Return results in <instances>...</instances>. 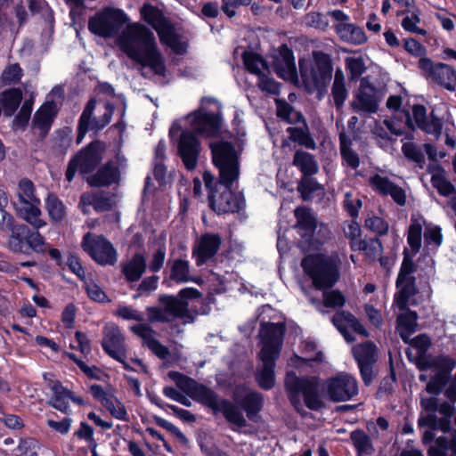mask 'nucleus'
Listing matches in <instances>:
<instances>
[{"instance_id": "7c9ffc66", "label": "nucleus", "mask_w": 456, "mask_h": 456, "mask_svg": "<svg viewBox=\"0 0 456 456\" xmlns=\"http://www.w3.org/2000/svg\"><path fill=\"white\" fill-rule=\"evenodd\" d=\"M20 205V207H16L17 213L33 228L38 230L46 224L45 221L41 217L42 211L39 208L40 203L29 202Z\"/></svg>"}, {"instance_id": "2f4dec72", "label": "nucleus", "mask_w": 456, "mask_h": 456, "mask_svg": "<svg viewBox=\"0 0 456 456\" xmlns=\"http://www.w3.org/2000/svg\"><path fill=\"white\" fill-rule=\"evenodd\" d=\"M49 388L53 394L50 404L56 410L66 412L69 409L71 392L65 389L59 381H51Z\"/></svg>"}, {"instance_id": "774afa93", "label": "nucleus", "mask_w": 456, "mask_h": 456, "mask_svg": "<svg viewBox=\"0 0 456 456\" xmlns=\"http://www.w3.org/2000/svg\"><path fill=\"white\" fill-rule=\"evenodd\" d=\"M37 442L34 439H21L17 446L20 456H37Z\"/></svg>"}, {"instance_id": "4468645a", "label": "nucleus", "mask_w": 456, "mask_h": 456, "mask_svg": "<svg viewBox=\"0 0 456 456\" xmlns=\"http://www.w3.org/2000/svg\"><path fill=\"white\" fill-rule=\"evenodd\" d=\"M336 22L335 31L338 37L346 43L361 45L368 41V37L364 30L354 23L350 22V17L341 10H333L328 12Z\"/></svg>"}, {"instance_id": "473e14b6", "label": "nucleus", "mask_w": 456, "mask_h": 456, "mask_svg": "<svg viewBox=\"0 0 456 456\" xmlns=\"http://www.w3.org/2000/svg\"><path fill=\"white\" fill-rule=\"evenodd\" d=\"M417 317L416 313L407 311L397 318L396 330L400 334V337L406 343L409 342L411 335L416 331Z\"/></svg>"}, {"instance_id": "69168bd1", "label": "nucleus", "mask_w": 456, "mask_h": 456, "mask_svg": "<svg viewBox=\"0 0 456 456\" xmlns=\"http://www.w3.org/2000/svg\"><path fill=\"white\" fill-rule=\"evenodd\" d=\"M86 290L87 296L94 301L103 303L106 301H110L107 295L103 291V289L94 281H89L86 282Z\"/></svg>"}, {"instance_id": "bb28decb", "label": "nucleus", "mask_w": 456, "mask_h": 456, "mask_svg": "<svg viewBox=\"0 0 456 456\" xmlns=\"http://www.w3.org/2000/svg\"><path fill=\"white\" fill-rule=\"evenodd\" d=\"M302 354H304L302 357L297 354L290 357L288 362L289 366L298 370H305V366L309 365L310 362H322L324 360L323 354L317 349V346L312 341L306 340L303 342Z\"/></svg>"}, {"instance_id": "a878e982", "label": "nucleus", "mask_w": 456, "mask_h": 456, "mask_svg": "<svg viewBox=\"0 0 456 456\" xmlns=\"http://www.w3.org/2000/svg\"><path fill=\"white\" fill-rule=\"evenodd\" d=\"M221 244V239L216 234L202 235L193 249V256L198 265H201L215 256Z\"/></svg>"}, {"instance_id": "c756f323", "label": "nucleus", "mask_w": 456, "mask_h": 456, "mask_svg": "<svg viewBox=\"0 0 456 456\" xmlns=\"http://www.w3.org/2000/svg\"><path fill=\"white\" fill-rule=\"evenodd\" d=\"M234 401L244 408L248 418H251L261 408L260 395L244 387L236 389Z\"/></svg>"}, {"instance_id": "338daca9", "label": "nucleus", "mask_w": 456, "mask_h": 456, "mask_svg": "<svg viewBox=\"0 0 456 456\" xmlns=\"http://www.w3.org/2000/svg\"><path fill=\"white\" fill-rule=\"evenodd\" d=\"M70 347L81 352L86 357L91 352L90 340L87 336L80 331L75 334V339L71 342Z\"/></svg>"}, {"instance_id": "37998d69", "label": "nucleus", "mask_w": 456, "mask_h": 456, "mask_svg": "<svg viewBox=\"0 0 456 456\" xmlns=\"http://www.w3.org/2000/svg\"><path fill=\"white\" fill-rule=\"evenodd\" d=\"M45 208L48 216L53 222L61 221L66 216V208L63 202L54 194H49L45 200Z\"/></svg>"}, {"instance_id": "f257e3e1", "label": "nucleus", "mask_w": 456, "mask_h": 456, "mask_svg": "<svg viewBox=\"0 0 456 456\" xmlns=\"http://www.w3.org/2000/svg\"><path fill=\"white\" fill-rule=\"evenodd\" d=\"M213 162L219 169L220 183L224 186V191L216 195L212 191L211 184L214 176L209 172H204L205 186L209 189L211 208L217 213H233L239 211L244 204L240 196L235 195L230 189L231 183L239 177L238 155L231 143L217 142L210 145Z\"/></svg>"}, {"instance_id": "de8ad7c7", "label": "nucleus", "mask_w": 456, "mask_h": 456, "mask_svg": "<svg viewBox=\"0 0 456 456\" xmlns=\"http://www.w3.org/2000/svg\"><path fill=\"white\" fill-rule=\"evenodd\" d=\"M7 204L8 197L6 193L0 191V215L2 220L1 228L10 231V235H13L16 228H19L20 224H15L13 216L4 210V208L7 206Z\"/></svg>"}, {"instance_id": "ddd939ff", "label": "nucleus", "mask_w": 456, "mask_h": 456, "mask_svg": "<svg viewBox=\"0 0 456 456\" xmlns=\"http://www.w3.org/2000/svg\"><path fill=\"white\" fill-rule=\"evenodd\" d=\"M323 389L327 398L332 402H346L358 394L356 379L346 372L326 379Z\"/></svg>"}, {"instance_id": "412c9836", "label": "nucleus", "mask_w": 456, "mask_h": 456, "mask_svg": "<svg viewBox=\"0 0 456 456\" xmlns=\"http://www.w3.org/2000/svg\"><path fill=\"white\" fill-rule=\"evenodd\" d=\"M333 324L347 342L354 341L352 332L368 337V332L359 321L348 312H338L332 318Z\"/></svg>"}, {"instance_id": "6ab92c4d", "label": "nucleus", "mask_w": 456, "mask_h": 456, "mask_svg": "<svg viewBox=\"0 0 456 456\" xmlns=\"http://www.w3.org/2000/svg\"><path fill=\"white\" fill-rule=\"evenodd\" d=\"M273 65L277 75L292 81L297 77V69L292 51L286 45H281L273 55Z\"/></svg>"}, {"instance_id": "79ce46f5", "label": "nucleus", "mask_w": 456, "mask_h": 456, "mask_svg": "<svg viewBox=\"0 0 456 456\" xmlns=\"http://www.w3.org/2000/svg\"><path fill=\"white\" fill-rule=\"evenodd\" d=\"M146 268L143 256L137 254L129 261L123 269L128 281H134L141 278Z\"/></svg>"}, {"instance_id": "393cba45", "label": "nucleus", "mask_w": 456, "mask_h": 456, "mask_svg": "<svg viewBox=\"0 0 456 456\" xmlns=\"http://www.w3.org/2000/svg\"><path fill=\"white\" fill-rule=\"evenodd\" d=\"M295 216L297 217L296 228L302 237L300 246L306 250V244H310L312 235L316 228V220L311 211L305 207L297 208L295 210Z\"/></svg>"}, {"instance_id": "e2e57ef3", "label": "nucleus", "mask_w": 456, "mask_h": 456, "mask_svg": "<svg viewBox=\"0 0 456 456\" xmlns=\"http://www.w3.org/2000/svg\"><path fill=\"white\" fill-rule=\"evenodd\" d=\"M277 115L289 123L297 122L302 119V115L295 110L285 102H277Z\"/></svg>"}, {"instance_id": "680f3d73", "label": "nucleus", "mask_w": 456, "mask_h": 456, "mask_svg": "<svg viewBox=\"0 0 456 456\" xmlns=\"http://www.w3.org/2000/svg\"><path fill=\"white\" fill-rule=\"evenodd\" d=\"M346 304L345 296L338 290H329L323 293V305L326 307H342Z\"/></svg>"}, {"instance_id": "5701e85b", "label": "nucleus", "mask_w": 456, "mask_h": 456, "mask_svg": "<svg viewBox=\"0 0 456 456\" xmlns=\"http://www.w3.org/2000/svg\"><path fill=\"white\" fill-rule=\"evenodd\" d=\"M370 185L382 195H389L400 206L406 203L404 190L391 182L387 177L376 174L370 177Z\"/></svg>"}, {"instance_id": "f8f14e48", "label": "nucleus", "mask_w": 456, "mask_h": 456, "mask_svg": "<svg viewBox=\"0 0 456 456\" xmlns=\"http://www.w3.org/2000/svg\"><path fill=\"white\" fill-rule=\"evenodd\" d=\"M8 248L14 253L28 254L29 250L43 253L48 247L37 231H31L27 225L20 224L14 234L9 236Z\"/></svg>"}, {"instance_id": "09e8293b", "label": "nucleus", "mask_w": 456, "mask_h": 456, "mask_svg": "<svg viewBox=\"0 0 456 456\" xmlns=\"http://www.w3.org/2000/svg\"><path fill=\"white\" fill-rule=\"evenodd\" d=\"M169 378L177 385V387L186 393L188 395L191 396L196 387H198V383L191 378H188L179 372L171 371L168 373Z\"/></svg>"}, {"instance_id": "c03bdc74", "label": "nucleus", "mask_w": 456, "mask_h": 456, "mask_svg": "<svg viewBox=\"0 0 456 456\" xmlns=\"http://www.w3.org/2000/svg\"><path fill=\"white\" fill-rule=\"evenodd\" d=\"M353 353L358 363L374 362L377 358L376 346L370 342H365L354 346Z\"/></svg>"}, {"instance_id": "b1692460", "label": "nucleus", "mask_w": 456, "mask_h": 456, "mask_svg": "<svg viewBox=\"0 0 456 456\" xmlns=\"http://www.w3.org/2000/svg\"><path fill=\"white\" fill-rule=\"evenodd\" d=\"M421 407L429 413L425 416H420L418 424L419 427H428L424 432L423 442L428 444L432 442L435 437L434 430L436 428V412L438 407V399L436 397H422L420 400Z\"/></svg>"}, {"instance_id": "3c124183", "label": "nucleus", "mask_w": 456, "mask_h": 456, "mask_svg": "<svg viewBox=\"0 0 456 456\" xmlns=\"http://www.w3.org/2000/svg\"><path fill=\"white\" fill-rule=\"evenodd\" d=\"M288 132L289 133L290 139L297 142L299 144L304 145L307 148L314 149L315 142L310 136L305 127H289Z\"/></svg>"}, {"instance_id": "a19ab883", "label": "nucleus", "mask_w": 456, "mask_h": 456, "mask_svg": "<svg viewBox=\"0 0 456 456\" xmlns=\"http://www.w3.org/2000/svg\"><path fill=\"white\" fill-rule=\"evenodd\" d=\"M293 163L305 176L314 175L318 172L317 162L310 153L303 151L296 152Z\"/></svg>"}, {"instance_id": "423d86ee", "label": "nucleus", "mask_w": 456, "mask_h": 456, "mask_svg": "<svg viewBox=\"0 0 456 456\" xmlns=\"http://www.w3.org/2000/svg\"><path fill=\"white\" fill-rule=\"evenodd\" d=\"M424 237L423 251L427 255L434 254L443 242L441 228L427 220L419 213L412 214L407 232V243L413 255L419 252Z\"/></svg>"}, {"instance_id": "4d7b16f0", "label": "nucleus", "mask_w": 456, "mask_h": 456, "mask_svg": "<svg viewBox=\"0 0 456 456\" xmlns=\"http://www.w3.org/2000/svg\"><path fill=\"white\" fill-rule=\"evenodd\" d=\"M432 373H434V375L427 382L426 391L428 394L438 395L447 381V377L445 373L436 372L434 371V370H432Z\"/></svg>"}, {"instance_id": "0e129e2a", "label": "nucleus", "mask_w": 456, "mask_h": 456, "mask_svg": "<svg viewBox=\"0 0 456 456\" xmlns=\"http://www.w3.org/2000/svg\"><path fill=\"white\" fill-rule=\"evenodd\" d=\"M365 226L378 235L386 234L388 231V224L381 217L372 216L365 220Z\"/></svg>"}, {"instance_id": "f3484780", "label": "nucleus", "mask_w": 456, "mask_h": 456, "mask_svg": "<svg viewBox=\"0 0 456 456\" xmlns=\"http://www.w3.org/2000/svg\"><path fill=\"white\" fill-rule=\"evenodd\" d=\"M81 247L99 265L113 264L114 250L112 244L103 236L88 232L84 236Z\"/></svg>"}, {"instance_id": "0eeeda50", "label": "nucleus", "mask_w": 456, "mask_h": 456, "mask_svg": "<svg viewBox=\"0 0 456 456\" xmlns=\"http://www.w3.org/2000/svg\"><path fill=\"white\" fill-rule=\"evenodd\" d=\"M299 70L308 92L325 88L331 79V63L328 55L322 53H314L313 59L300 60Z\"/></svg>"}, {"instance_id": "a18cd8bd", "label": "nucleus", "mask_w": 456, "mask_h": 456, "mask_svg": "<svg viewBox=\"0 0 456 456\" xmlns=\"http://www.w3.org/2000/svg\"><path fill=\"white\" fill-rule=\"evenodd\" d=\"M345 65L351 80L358 79L366 70V63L362 55L346 57Z\"/></svg>"}, {"instance_id": "39448f33", "label": "nucleus", "mask_w": 456, "mask_h": 456, "mask_svg": "<svg viewBox=\"0 0 456 456\" xmlns=\"http://www.w3.org/2000/svg\"><path fill=\"white\" fill-rule=\"evenodd\" d=\"M340 260L338 256L313 254L302 261L305 274L311 279L317 289L333 287L339 279Z\"/></svg>"}, {"instance_id": "9d476101", "label": "nucleus", "mask_w": 456, "mask_h": 456, "mask_svg": "<svg viewBox=\"0 0 456 456\" xmlns=\"http://www.w3.org/2000/svg\"><path fill=\"white\" fill-rule=\"evenodd\" d=\"M159 307H149L147 316L150 322H173L181 321L185 324L191 322L187 304L175 297L162 296Z\"/></svg>"}, {"instance_id": "864d4df0", "label": "nucleus", "mask_w": 456, "mask_h": 456, "mask_svg": "<svg viewBox=\"0 0 456 456\" xmlns=\"http://www.w3.org/2000/svg\"><path fill=\"white\" fill-rule=\"evenodd\" d=\"M427 120V110L422 105H414L411 115L407 114L406 124L410 128H420Z\"/></svg>"}, {"instance_id": "20e7f679", "label": "nucleus", "mask_w": 456, "mask_h": 456, "mask_svg": "<svg viewBox=\"0 0 456 456\" xmlns=\"http://www.w3.org/2000/svg\"><path fill=\"white\" fill-rule=\"evenodd\" d=\"M123 47L127 55L142 66H148L156 73L164 72L162 58L159 53L153 33L139 23L128 25Z\"/></svg>"}, {"instance_id": "bf43d9fd", "label": "nucleus", "mask_w": 456, "mask_h": 456, "mask_svg": "<svg viewBox=\"0 0 456 456\" xmlns=\"http://www.w3.org/2000/svg\"><path fill=\"white\" fill-rule=\"evenodd\" d=\"M340 151L343 159L348 166L353 168H356L359 166L358 155L350 149L344 134H340Z\"/></svg>"}, {"instance_id": "49530a36", "label": "nucleus", "mask_w": 456, "mask_h": 456, "mask_svg": "<svg viewBox=\"0 0 456 456\" xmlns=\"http://www.w3.org/2000/svg\"><path fill=\"white\" fill-rule=\"evenodd\" d=\"M17 195L20 204L36 202L40 203V200L35 194L33 183L28 179H22L18 184Z\"/></svg>"}, {"instance_id": "e433bc0d", "label": "nucleus", "mask_w": 456, "mask_h": 456, "mask_svg": "<svg viewBox=\"0 0 456 456\" xmlns=\"http://www.w3.org/2000/svg\"><path fill=\"white\" fill-rule=\"evenodd\" d=\"M243 62L246 69L258 77L269 71L268 66L263 58L253 52H245L243 53Z\"/></svg>"}, {"instance_id": "f03ea898", "label": "nucleus", "mask_w": 456, "mask_h": 456, "mask_svg": "<svg viewBox=\"0 0 456 456\" xmlns=\"http://www.w3.org/2000/svg\"><path fill=\"white\" fill-rule=\"evenodd\" d=\"M183 122V127L179 122H175L169 129V135L175 138L181 132L178 152L184 166L191 170L197 166L200 151V142L194 133L205 136L215 135L222 127V118L219 114H209L200 108L188 115Z\"/></svg>"}, {"instance_id": "1a4fd4ad", "label": "nucleus", "mask_w": 456, "mask_h": 456, "mask_svg": "<svg viewBox=\"0 0 456 456\" xmlns=\"http://www.w3.org/2000/svg\"><path fill=\"white\" fill-rule=\"evenodd\" d=\"M285 387L296 408L301 405V395L309 409L316 411L322 407L323 403L318 394V383L315 379H300L295 373L289 372L286 376Z\"/></svg>"}, {"instance_id": "c85d7f7f", "label": "nucleus", "mask_w": 456, "mask_h": 456, "mask_svg": "<svg viewBox=\"0 0 456 456\" xmlns=\"http://www.w3.org/2000/svg\"><path fill=\"white\" fill-rule=\"evenodd\" d=\"M90 206H93L97 212L110 210L113 206L112 195L104 192L82 194L79 201L82 212L88 214Z\"/></svg>"}, {"instance_id": "7ed1b4c3", "label": "nucleus", "mask_w": 456, "mask_h": 456, "mask_svg": "<svg viewBox=\"0 0 456 456\" xmlns=\"http://www.w3.org/2000/svg\"><path fill=\"white\" fill-rule=\"evenodd\" d=\"M285 333V324L281 322H262L259 331L261 350L259 359L263 364L256 375L259 386L264 389H270L274 386V366L278 359Z\"/></svg>"}, {"instance_id": "13d9d810", "label": "nucleus", "mask_w": 456, "mask_h": 456, "mask_svg": "<svg viewBox=\"0 0 456 456\" xmlns=\"http://www.w3.org/2000/svg\"><path fill=\"white\" fill-rule=\"evenodd\" d=\"M432 373H434V375L427 382L426 391L428 394L438 395L447 381V377L445 373L436 372L434 371V370H432Z\"/></svg>"}, {"instance_id": "c9c22d12", "label": "nucleus", "mask_w": 456, "mask_h": 456, "mask_svg": "<svg viewBox=\"0 0 456 456\" xmlns=\"http://www.w3.org/2000/svg\"><path fill=\"white\" fill-rule=\"evenodd\" d=\"M217 411L222 412L224 418L234 426L238 428L246 426V419L243 417L240 409L231 402L223 400Z\"/></svg>"}, {"instance_id": "72a5a7b5", "label": "nucleus", "mask_w": 456, "mask_h": 456, "mask_svg": "<svg viewBox=\"0 0 456 456\" xmlns=\"http://www.w3.org/2000/svg\"><path fill=\"white\" fill-rule=\"evenodd\" d=\"M114 181V164L108 161L102 166L95 174L87 177V183L91 186L102 187L108 186Z\"/></svg>"}, {"instance_id": "4be33fe9", "label": "nucleus", "mask_w": 456, "mask_h": 456, "mask_svg": "<svg viewBox=\"0 0 456 456\" xmlns=\"http://www.w3.org/2000/svg\"><path fill=\"white\" fill-rule=\"evenodd\" d=\"M89 30L102 37L114 34V8L106 7L97 12L88 21Z\"/></svg>"}, {"instance_id": "ea45409f", "label": "nucleus", "mask_w": 456, "mask_h": 456, "mask_svg": "<svg viewBox=\"0 0 456 456\" xmlns=\"http://www.w3.org/2000/svg\"><path fill=\"white\" fill-rule=\"evenodd\" d=\"M21 99L22 94L19 89H10L4 91L1 94L0 98V102L4 109V114L8 117L12 116L20 105Z\"/></svg>"}, {"instance_id": "cd10ccee", "label": "nucleus", "mask_w": 456, "mask_h": 456, "mask_svg": "<svg viewBox=\"0 0 456 456\" xmlns=\"http://www.w3.org/2000/svg\"><path fill=\"white\" fill-rule=\"evenodd\" d=\"M56 114V104L47 102L36 112L33 120V129L39 136L45 137L50 130Z\"/></svg>"}, {"instance_id": "9b49d317", "label": "nucleus", "mask_w": 456, "mask_h": 456, "mask_svg": "<svg viewBox=\"0 0 456 456\" xmlns=\"http://www.w3.org/2000/svg\"><path fill=\"white\" fill-rule=\"evenodd\" d=\"M105 151V143L97 141L78 151L69 163L66 171L67 180L71 182L77 170L83 174L91 173L103 159Z\"/></svg>"}, {"instance_id": "5fc2aeb1", "label": "nucleus", "mask_w": 456, "mask_h": 456, "mask_svg": "<svg viewBox=\"0 0 456 456\" xmlns=\"http://www.w3.org/2000/svg\"><path fill=\"white\" fill-rule=\"evenodd\" d=\"M351 440L359 452V453L370 454L372 451V446L370 438L360 430H355L351 433Z\"/></svg>"}, {"instance_id": "8fccbe9b", "label": "nucleus", "mask_w": 456, "mask_h": 456, "mask_svg": "<svg viewBox=\"0 0 456 456\" xmlns=\"http://www.w3.org/2000/svg\"><path fill=\"white\" fill-rule=\"evenodd\" d=\"M352 248L362 249L364 252L365 256L370 260H375L380 256L381 245L379 241L373 240L369 243L363 241H355L351 244Z\"/></svg>"}, {"instance_id": "6e6552de", "label": "nucleus", "mask_w": 456, "mask_h": 456, "mask_svg": "<svg viewBox=\"0 0 456 456\" xmlns=\"http://www.w3.org/2000/svg\"><path fill=\"white\" fill-rule=\"evenodd\" d=\"M141 16L157 31L162 44L169 46L176 53L186 51V43L175 33L173 27L159 9L151 4H144L141 8Z\"/></svg>"}, {"instance_id": "a211bd4d", "label": "nucleus", "mask_w": 456, "mask_h": 456, "mask_svg": "<svg viewBox=\"0 0 456 456\" xmlns=\"http://www.w3.org/2000/svg\"><path fill=\"white\" fill-rule=\"evenodd\" d=\"M95 102L91 100L85 107L79 118L77 143H80L85 134L88 131L97 132L105 127L111 119V111L106 110L103 115L98 118L93 117Z\"/></svg>"}, {"instance_id": "dca6fc26", "label": "nucleus", "mask_w": 456, "mask_h": 456, "mask_svg": "<svg viewBox=\"0 0 456 456\" xmlns=\"http://www.w3.org/2000/svg\"><path fill=\"white\" fill-rule=\"evenodd\" d=\"M419 68L428 79L449 90H456V70L444 63L435 64L428 58H420Z\"/></svg>"}, {"instance_id": "58836bf2", "label": "nucleus", "mask_w": 456, "mask_h": 456, "mask_svg": "<svg viewBox=\"0 0 456 456\" xmlns=\"http://www.w3.org/2000/svg\"><path fill=\"white\" fill-rule=\"evenodd\" d=\"M331 94L336 107L341 108L347 98V90L345 86V76L340 69H338L335 72Z\"/></svg>"}, {"instance_id": "6e6d98bb", "label": "nucleus", "mask_w": 456, "mask_h": 456, "mask_svg": "<svg viewBox=\"0 0 456 456\" xmlns=\"http://www.w3.org/2000/svg\"><path fill=\"white\" fill-rule=\"evenodd\" d=\"M28 8L32 13L43 12L49 27V32L52 34L54 21L53 11L42 0H29Z\"/></svg>"}, {"instance_id": "603ef678", "label": "nucleus", "mask_w": 456, "mask_h": 456, "mask_svg": "<svg viewBox=\"0 0 456 456\" xmlns=\"http://www.w3.org/2000/svg\"><path fill=\"white\" fill-rule=\"evenodd\" d=\"M456 362L449 356H439L435 359L428 367L423 370L432 369L436 372H444L446 377L455 368Z\"/></svg>"}, {"instance_id": "2eb2a0df", "label": "nucleus", "mask_w": 456, "mask_h": 456, "mask_svg": "<svg viewBox=\"0 0 456 456\" xmlns=\"http://www.w3.org/2000/svg\"><path fill=\"white\" fill-rule=\"evenodd\" d=\"M414 262L405 250L400 272L396 281L398 292L395 296L394 304L400 310L406 307L409 297L414 293Z\"/></svg>"}, {"instance_id": "4c0bfd02", "label": "nucleus", "mask_w": 456, "mask_h": 456, "mask_svg": "<svg viewBox=\"0 0 456 456\" xmlns=\"http://www.w3.org/2000/svg\"><path fill=\"white\" fill-rule=\"evenodd\" d=\"M191 397L207 405L215 411H218L223 401L218 399L212 390L200 384Z\"/></svg>"}, {"instance_id": "aec40b11", "label": "nucleus", "mask_w": 456, "mask_h": 456, "mask_svg": "<svg viewBox=\"0 0 456 456\" xmlns=\"http://www.w3.org/2000/svg\"><path fill=\"white\" fill-rule=\"evenodd\" d=\"M353 108L357 111L374 113L379 108L378 92L367 80L361 81L360 88L352 102Z\"/></svg>"}, {"instance_id": "f704fd0d", "label": "nucleus", "mask_w": 456, "mask_h": 456, "mask_svg": "<svg viewBox=\"0 0 456 456\" xmlns=\"http://www.w3.org/2000/svg\"><path fill=\"white\" fill-rule=\"evenodd\" d=\"M429 172L432 175V185L441 195L449 197L456 192L453 185L445 178L444 170L441 167L436 166L429 169Z\"/></svg>"}, {"instance_id": "052dcab7", "label": "nucleus", "mask_w": 456, "mask_h": 456, "mask_svg": "<svg viewBox=\"0 0 456 456\" xmlns=\"http://www.w3.org/2000/svg\"><path fill=\"white\" fill-rule=\"evenodd\" d=\"M171 278L180 282L189 281V264L184 260L175 261L172 271Z\"/></svg>"}]
</instances>
